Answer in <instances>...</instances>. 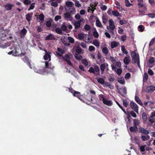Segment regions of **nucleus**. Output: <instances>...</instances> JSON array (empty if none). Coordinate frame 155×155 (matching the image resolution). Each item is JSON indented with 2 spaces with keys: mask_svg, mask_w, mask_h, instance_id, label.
Returning <instances> with one entry per match:
<instances>
[{
  "mask_svg": "<svg viewBox=\"0 0 155 155\" xmlns=\"http://www.w3.org/2000/svg\"><path fill=\"white\" fill-rule=\"evenodd\" d=\"M99 98L100 100L101 101H102L103 102L105 99L104 97V95L103 94L100 95H99Z\"/></svg>",
  "mask_w": 155,
  "mask_h": 155,
  "instance_id": "nucleus-57",
  "label": "nucleus"
},
{
  "mask_svg": "<svg viewBox=\"0 0 155 155\" xmlns=\"http://www.w3.org/2000/svg\"><path fill=\"white\" fill-rule=\"evenodd\" d=\"M27 32V30L25 28H24L20 31V34L21 35H25Z\"/></svg>",
  "mask_w": 155,
  "mask_h": 155,
  "instance_id": "nucleus-27",
  "label": "nucleus"
},
{
  "mask_svg": "<svg viewBox=\"0 0 155 155\" xmlns=\"http://www.w3.org/2000/svg\"><path fill=\"white\" fill-rule=\"evenodd\" d=\"M97 81L100 84H104L105 82L104 81V79L102 78H99L97 80Z\"/></svg>",
  "mask_w": 155,
  "mask_h": 155,
  "instance_id": "nucleus-26",
  "label": "nucleus"
},
{
  "mask_svg": "<svg viewBox=\"0 0 155 155\" xmlns=\"http://www.w3.org/2000/svg\"><path fill=\"white\" fill-rule=\"evenodd\" d=\"M130 105L131 108L136 113H138V110L137 104L134 102H131Z\"/></svg>",
  "mask_w": 155,
  "mask_h": 155,
  "instance_id": "nucleus-4",
  "label": "nucleus"
},
{
  "mask_svg": "<svg viewBox=\"0 0 155 155\" xmlns=\"http://www.w3.org/2000/svg\"><path fill=\"white\" fill-rule=\"evenodd\" d=\"M82 49L79 46H77L76 47V52L78 54H79L81 53Z\"/></svg>",
  "mask_w": 155,
  "mask_h": 155,
  "instance_id": "nucleus-30",
  "label": "nucleus"
},
{
  "mask_svg": "<svg viewBox=\"0 0 155 155\" xmlns=\"http://www.w3.org/2000/svg\"><path fill=\"white\" fill-rule=\"evenodd\" d=\"M131 74L129 73H127L124 76V78L126 79H127L130 78Z\"/></svg>",
  "mask_w": 155,
  "mask_h": 155,
  "instance_id": "nucleus-48",
  "label": "nucleus"
},
{
  "mask_svg": "<svg viewBox=\"0 0 155 155\" xmlns=\"http://www.w3.org/2000/svg\"><path fill=\"white\" fill-rule=\"evenodd\" d=\"M100 68L101 70V74H103L104 73V70L106 68L105 64L104 63L101 64L100 66Z\"/></svg>",
  "mask_w": 155,
  "mask_h": 155,
  "instance_id": "nucleus-22",
  "label": "nucleus"
},
{
  "mask_svg": "<svg viewBox=\"0 0 155 155\" xmlns=\"http://www.w3.org/2000/svg\"><path fill=\"white\" fill-rule=\"evenodd\" d=\"M46 52L44 56V59L45 60H47L49 59V61H50L51 60V56L50 54L51 52H48L46 51H45Z\"/></svg>",
  "mask_w": 155,
  "mask_h": 155,
  "instance_id": "nucleus-6",
  "label": "nucleus"
},
{
  "mask_svg": "<svg viewBox=\"0 0 155 155\" xmlns=\"http://www.w3.org/2000/svg\"><path fill=\"white\" fill-rule=\"evenodd\" d=\"M130 57L129 56L127 55V57H125L124 60L123 62L126 65L128 64L130 62Z\"/></svg>",
  "mask_w": 155,
  "mask_h": 155,
  "instance_id": "nucleus-11",
  "label": "nucleus"
},
{
  "mask_svg": "<svg viewBox=\"0 0 155 155\" xmlns=\"http://www.w3.org/2000/svg\"><path fill=\"white\" fill-rule=\"evenodd\" d=\"M138 28L139 29V31L143 32L144 30V27L143 25H141L138 26Z\"/></svg>",
  "mask_w": 155,
  "mask_h": 155,
  "instance_id": "nucleus-42",
  "label": "nucleus"
},
{
  "mask_svg": "<svg viewBox=\"0 0 155 155\" xmlns=\"http://www.w3.org/2000/svg\"><path fill=\"white\" fill-rule=\"evenodd\" d=\"M84 28L86 30L89 31L91 27L89 25L86 24L84 26Z\"/></svg>",
  "mask_w": 155,
  "mask_h": 155,
  "instance_id": "nucleus-60",
  "label": "nucleus"
},
{
  "mask_svg": "<svg viewBox=\"0 0 155 155\" xmlns=\"http://www.w3.org/2000/svg\"><path fill=\"white\" fill-rule=\"evenodd\" d=\"M146 147V145H144L143 146H141L140 147V151L142 152L144 151L145 150V148Z\"/></svg>",
  "mask_w": 155,
  "mask_h": 155,
  "instance_id": "nucleus-51",
  "label": "nucleus"
},
{
  "mask_svg": "<svg viewBox=\"0 0 155 155\" xmlns=\"http://www.w3.org/2000/svg\"><path fill=\"white\" fill-rule=\"evenodd\" d=\"M75 6L78 8H79L81 6V4L80 3L79 1L78 0H76L75 2Z\"/></svg>",
  "mask_w": 155,
  "mask_h": 155,
  "instance_id": "nucleus-55",
  "label": "nucleus"
},
{
  "mask_svg": "<svg viewBox=\"0 0 155 155\" xmlns=\"http://www.w3.org/2000/svg\"><path fill=\"white\" fill-rule=\"evenodd\" d=\"M75 57L76 59L78 60H81L82 58V56L81 55H78L76 54L75 55Z\"/></svg>",
  "mask_w": 155,
  "mask_h": 155,
  "instance_id": "nucleus-44",
  "label": "nucleus"
},
{
  "mask_svg": "<svg viewBox=\"0 0 155 155\" xmlns=\"http://www.w3.org/2000/svg\"><path fill=\"white\" fill-rule=\"evenodd\" d=\"M55 31L56 33L59 34H62V30L59 28H55Z\"/></svg>",
  "mask_w": 155,
  "mask_h": 155,
  "instance_id": "nucleus-37",
  "label": "nucleus"
},
{
  "mask_svg": "<svg viewBox=\"0 0 155 155\" xmlns=\"http://www.w3.org/2000/svg\"><path fill=\"white\" fill-rule=\"evenodd\" d=\"M82 21V19H81L78 21H73L72 23L75 27V29H77L79 28L81 26V23Z\"/></svg>",
  "mask_w": 155,
  "mask_h": 155,
  "instance_id": "nucleus-3",
  "label": "nucleus"
},
{
  "mask_svg": "<svg viewBox=\"0 0 155 155\" xmlns=\"http://www.w3.org/2000/svg\"><path fill=\"white\" fill-rule=\"evenodd\" d=\"M155 62L154 58L153 57H150L149 60V62L150 64H152Z\"/></svg>",
  "mask_w": 155,
  "mask_h": 155,
  "instance_id": "nucleus-47",
  "label": "nucleus"
},
{
  "mask_svg": "<svg viewBox=\"0 0 155 155\" xmlns=\"http://www.w3.org/2000/svg\"><path fill=\"white\" fill-rule=\"evenodd\" d=\"M122 72V70L121 68L118 69L116 71V73L119 76L120 75Z\"/></svg>",
  "mask_w": 155,
  "mask_h": 155,
  "instance_id": "nucleus-52",
  "label": "nucleus"
},
{
  "mask_svg": "<svg viewBox=\"0 0 155 155\" xmlns=\"http://www.w3.org/2000/svg\"><path fill=\"white\" fill-rule=\"evenodd\" d=\"M88 71L90 72V73H92L93 74L95 73V71H94V68H93L92 67H91L88 70Z\"/></svg>",
  "mask_w": 155,
  "mask_h": 155,
  "instance_id": "nucleus-50",
  "label": "nucleus"
},
{
  "mask_svg": "<svg viewBox=\"0 0 155 155\" xmlns=\"http://www.w3.org/2000/svg\"><path fill=\"white\" fill-rule=\"evenodd\" d=\"M93 44L97 47H99L100 45V43L99 41L97 40H94L93 41Z\"/></svg>",
  "mask_w": 155,
  "mask_h": 155,
  "instance_id": "nucleus-32",
  "label": "nucleus"
},
{
  "mask_svg": "<svg viewBox=\"0 0 155 155\" xmlns=\"http://www.w3.org/2000/svg\"><path fill=\"white\" fill-rule=\"evenodd\" d=\"M23 60L28 65L30 68H31L30 61L28 57H27L26 56H25V58H23Z\"/></svg>",
  "mask_w": 155,
  "mask_h": 155,
  "instance_id": "nucleus-12",
  "label": "nucleus"
},
{
  "mask_svg": "<svg viewBox=\"0 0 155 155\" xmlns=\"http://www.w3.org/2000/svg\"><path fill=\"white\" fill-rule=\"evenodd\" d=\"M135 99L136 101L140 105L142 106L143 104L139 98L137 96H136L135 97Z\"/></svg>",
  "mask_w": 155,
  "mask_h": 155,
  "instance_id": "nucleus-19",
  "label": "nucleus"
},
{
  "mask_svg": "<svg viewBox=\"0 0 155 155\" xmlns=\"http://www.w3.org/2000/svg\"><path fill=\"white\" fill-rule=\"evenodd\" d=\"M73 3L72 2L67 1L66 2V5L67 7L70 8L72 6Z\"/></svg>",
  "mask_w": 155,
  "mask_h": 155,
  "instance_id": "nucleus-23",
  "label": "nucleus"
},
{
  "mask_svg": "<svg viewBox=\"0 0 155 155\" xmlns=\"http://www.w3.org/2000/svg\"><path fill=\"white\" fill-rule=\"evenodd\" d=\"M148 75L147 73H145L143 76V81L146 82L148 79Z\"/></svg>",
  "mask_w": 155,
  "mask_h": 155,
  "instance_id": "nucleus-33",
  "label": "nucleus"
},
{
  "mask_svg": "<svg viewBox=\"0 0 155 155\" xmlns=\"http://www.w3.org/2000/svg\"><path fill=\"white\" fill-rule=\"evenodd\" d=\"M74 97H76L78 98L79 99L81 100L82 101H83L82 100V98L83 97L82 95L80 94V93L76 91V92H75V94H73V95Z\"/></svg>",
  "mask_w": 155,
  "mask_h": 155,
  "instance_id": "nucleus-10",
  "label": "nucleus"
},
{
  "mask_svg": "<svg viewBox=\"0 0 155 155\" xmlns=\"http://www.w3.org/2000/svg\"><path fill=\"white\" fill-rule=\"evenodd\" d=\"M134 125V126H138L139 125L140 123L139 120L138 119H134L133 120Z\"/></svg>",
  "mask_w": 155,
  "mask_h": 155,
  "instance_id": "nucleus-31",
  "label": "nucleus"
},
{
  "mask_svg": "<svg viewBox=\"0 0 155 155\" xmlns=\"http://www.w3.org/2000/svg\"><path fill=\"white\" fill-rule=\"evenodd\" d=\"M118 81L122 84H124L125 83L124 79L121 78H120L118 79Z\"/></svg>",
  "mask_w": 155,
  "mask_h": 155,
  "instance_id": "nucleus-34",
  "label": "nucleus"
},
{
  "mask_svg": "<svg viewBox=\"0 0 155 155\" xmlns=\"http://www.w3.org/2000/svg\"><path fill=\"white\" fill-rule=\"evenodd\" d=\"M142 117L143 123H144L146 122L147 119V117L146 115V113L145 112H143L142 114Z\"/></svg>",
  "mask_w": 155,
  "mask_h": 155,
  "instance_id": "nucleus-24",
  "label": "nucleus"
},
{
  "mask_svg": "<svg viewBox=\"0 0 155 155\" xmlns=\"http://www.w3.org/2000/svg\"><path fill=\"white\" fill-rule=\"evenodd\" d=\"M46 25L47 27H49L51 26V24L50 21H47L46 22Z\"/></svg>",
  "mask_w": 155,
  "mask_h": 155,
  "instance_id": "nucleus-63",
  "label": "nucleus"
},
{
  "mask_svg": "<svg viewBox=\"0 0 155 155\" xmlns=\"http://www.w3.org/2000/svg\"><path fill=\"white\" fill-rule=\"evenodd\" d=\"M121 50L123 53L124 54L126 55L128 54V52L125 49V46L124 45L121 46Z\"/></svg>",
  "mask_w": 155,
  "mask_h": 155,
  "instance_id": "nucleus-29",
  "label": "nucleus"
},
{
  "mask_svg": "<svg viewBox=\"0 0 155 155\" xmlns=\"http://www.w3.org/2000/svg\"><path fill=\"white\" fill-rule=\"evenodd\" d=\"M78 37L80 40L83 39L84 38V35L81 33H80L78 35Z\"/></svg>",
  "mask_w": 155,
  "mask_h": 155,
  "instance_id": "nucleus-58",
  "label": "nucleus"
},
{
  "mask_svg": "<svg viewBox=\"0 0 155 155\" xmlns=\"http://www.w3.org/2000/svg\"><path fill=\"white\" fill-rule=\"evenodd\" d=\"M117 46V44L116 42L113 41L111 43V47L112 48H113Z\"/></svg>",
  "mask_w": 155,
  "mask_h": 155,
  "instance_id": "nucleus-28",
  "label": "nucleus"
},
{
  "mask_svg": "<svg viewBox=\"0 0 155 155\" xmlns=\"http://www.w3.org/2000/svg\"><path fill=\"white\" fill-rule=\"evenodd\" d=\"M102 22L104 24H106L107 21V19L106 17L104 16H103L102 17Z\"/></svg>",
  "mask_w": 155,
  "mask_h": 155,
  "instance_id": "nucleus-46",
  "label": "nucleus"
},
{
  "mask_svg": "<svg viewBox=\"0 0 155 155\" xmlns=\"http://www.w3.org/2000/svg\"><path fill=\"white\" fill-rule=\"evenodd\" d=\"M55 38L53 35L50 34L45 37L46 40H54Z\"/></svg>",
  "mask_w": 155,
  "mask_h": 155,
  "instance_id": "nucleus-16",
  "label": "nucleus"
},
{
  "mask_svg": "<svg viewBox=\"0 0 155 155\" xmlns=\"http://www.w3.org/2000/svg\"><path fill=\"white\" fill-rule=\"evenodd\" d=\"M39 16V18L40 21H43L44 20L45 16L43 14H41Z\"/></svg>",
  "mask_w": 155,
  "mask_h": 155,
  "instance_id": "nucleus-45",
  "label": "nucleus"
},
{
  "mask_svg": "<svg viewBox=\"0 0 155 155\" xmlns=\"http://www.w3.org/2000/svg\"><path fill=\"white\" fill-rule=\"evenodd\" d=\"M23 2L26 5H28L31 4V0H24Z\"/></svg>",
  "mask_w": 155,
  "mask_h": 155,
  "instance_id": "nucleus-38",
  "label": "nucleus"
},
{
  "mask_svg": "<svg viewBox=\"0 0 155 155\" xmlns=\"http://www.w3.org/2000/svg\"><path fill=\"white\" fill-rule=\"evenodd\" d=\"M89 50L90 51H94L95 50V48L93 46H90L89 47Z\"/></svg>",
  "mask_w": 155,
  "mask_h": 155,
  "instance_id": "nucleus-59",
  "label": "nucleus"
},
{
  "mask_svg": "<svg viewBox=\"0 0 155 155\" xmlns=\"http://www.w3.org/2000/svg\"><path fill=\"white\" fill-rule=\"evenodd\" d=\"M155 90V86L153 85L147 86L145 91L147 93H152Z\"/></svg>",
  "mask_w": 155,
  "mask_h": 155,
  "instance_id": "nucleus-2",
  "label": "nucleus"
},
{
  "mask_svg": "<svg viewBox=\"0 0 155 155\" xmlns=\"http://www.w3.org/2000/svg\"><path fill=\"white\" fill-rule=\"evenodd\" d=\"M109 59L113 63H115L116 61V60L115 58L113 56H110Z\"/></svg>",
  "mask_w": 155,
  "mask_h": 155,
  "instance_id": "nucleus-43",
  "label": "nucleus"
},
{
  "mask_svg": "<svg viewBox=\"0 0 155 155\" xmlns=\"http://www.w3.org/2000/svg\"><path fill=\"white\" fill-rule=\"evenodd\" d=\"M112 13L113 15L117 17L120 15V13L117 10L112 11Z\"/></svg>",
  "mask_w": 155,
  "mask_h": 155,
  "instance_id": "nucleus-40",
  "label": "nucleus"
},
{
  "mask_svg": "<svg viewBox=\"0 0 155 155\" xmlns=\"http://www.w3.org/2000/svg\"><path fill=\"white\" fill-rule=\"evenodd\" d=\"M147 15L149 17L152 18H155V13L148 14Z\"/></svg>",
  "mask_w": 155,
  "mask_h": 155,
  "instance_id": "nucleus-56",
  "label": "nucleus"
},
{
  "mask_svg": "<svg viewBox=\"0 0 155 155\" xmlns=\"http://www.w3.org/2000/svg\"><path fill=\"white\" fill-rule=\"evenodd\" d=\"M150 138V136L148 135H147V136L143 135L141 137V139L143 141L148 140Z\"/></svg>",
  "mask_w": 155,
  "mask_h": 155,
  "instance_id": "nucleus-25",
  "label": "nucleus"
},
{
  "mask_svg": "<svg viewBox=\"0 0 155 155\" xmlns=\"http://www.w3.org/2000/svg\"><path fill=\"white\" fill-rule=\"evenodd\" d=\"M13 6V5L10 4H7L4 5V7L7 11L11 10Z\"/></svg>",
  "mask_w": 155,
  "mask_h": 155,
  "instance_id": "nucleus-21",
  "label": "nucleus"
},
{
  "mask_svg": "<svg viewBox=\"0 0 155 155\" xmlns=\"http://www.w3.org/2000/svg\"><path fill=\"white\" fill-rule=\"evenodd\" d=\"M71 14L68 12H67L65 13H64V18L67 20V18H69L70 20L72 19V18L71 16Z\"/></svg>",
  "mask_w": 155,
  "mask_h": 155,
  "instance_id": "nucleus-9",
  "label": "nucleus"
},
{
  "mask_svg": "<svg viewBox=\"0 0 155 155\" xmlns=\"http://www.w3.org/2000/svg\"><path fill=\"white\" fill-rule=\"evenodd\" d=\"M127 38V36L125 35H123L121 38V40L122 41H123V42Z\"/></svg>",
  "mask_w": 155,
  "mask_h": 155,
  "instance_id": "nucleus-62",
  "label": "nucleus"
},
{
  "mask_svg": "<svg viewBox=\"0 0 155 155\" xmlns=\"http://www.w3.org/2000/svg\"><path fill=\"white\" fill-rule=\"evenodd\" d=\"M57 50L59 52H56V53L57 55L60 56H61V53L63 54L64 53V50H63L61 48H57Z\"/></svg>",
  "mask_w": 155,
  "mask_h": 155,
  "instance_id": "nucleus-18",
  "label": "nucleus"
},
{
  "mask_svg": "<svg viewBox=\"0 0 155 155\" xmlns=\"http://www.w3.org/2000/svg\"><path fill=\"white\" fill-rule=\"evenodd\" d=\"M6 36L5 31L2 29H0V38L3 39V38Z\"/></svg>",
  "mask_w": 155,
  "mask_h": 155,
  "instance_id": "nucleus-13",
  "label": "nucleus"
},
{
  "mask_svg": "<svg viewBox=\"0 0 155 155\" xmlns=\"http://www.w3.org/2000/svg\"><path fill=\"white\" fill-rule=\"evenodd\" d=\"M33 13H28L25 15L26 19L28 21L29 24H30V21L31 20L33 16Z\"/></svg>",
  "mask_w": 155,
  "mask_h": 155,
  "instance_id": "nucleus-5",
  "label": "nucleus"
},
{
  "mask_svg": "<svg viewBox=\"0 0 155 155\" xmlns=\"http://www.w3.org/2000/svg\"><path fill=\"white\" fill-rule=\"evenodd\" d=\"M35 3H33L32 4H31L30 5V6L29 8L28 9V11H30L31 10L33 9L34 8H35Z\"/></svg>",
  "mask_w": 155,
  "mask_h": 155,
  "instance_id": "nucleus-53",
  "label": "nucleus"
},
{
  "mask_svg": "<svg viewBox=\"0 0 155 155\" xmlns=\"http://www.w3.org/2000/svg\"><path fill=\"white\" fill-rule=\"evenodd\" d=\"M68 39L69 41V42H70V43L71 44L74 43V39L73 38L71 37H68Z\"/></svg>",
  "mask_w": 155,
  "mask_h": 155,
  "instance_id": "nucleus-41",
  "label": "nucleus"
},
{
  "mask_svg": "<svg viewBox=\"0 0 155 155\" xmlns=\"http://www.w3.org/2000/svg\"><path fill=\"white\" fill-rule=\"evenodd\" d=\"M61 28L62 30H63V31H65L67 30V27L65 25H64L63 24L61 25Z\"/></svg>",
  "mask_w": 155,
  "mask_h": 155,
  "instance_id": "nucleus-54",
  "label": "nucleus"
},
{
  "mask_svg": "<svg viewBox=\"0 0 155 155\" xmlns=\"http://www.w3.org/2000/svg\"><path fill=\"white\" fill-rule=\"evenodd\" d=\"M94 68L95 72L97 73H98V75H99L100 74V73H99L100 69H99L98 66L97 65H95L94 66Z\"/></svg>",
  "mask_w": 155,
  "mask_h": 155,
  "instance_id": "nucleus-35",
  "label": "nucleus"
},
{
  "mask_svg": "<svg viewBox=\"0 0 155 155\" xmlns=\"http://www.w3.org/2000/svg\"><path fill=\"white\" fill-rule=\"evenodd\" d=\"M102 52L105 54H107L108 52V49L107 48L105 47L102 49Z\"/></svg>",
  "mask_w": 155,
  "mask_h": 155,
  "instance_id": "nucleus-36",
  "label": "nucleus"
},
{
  "mask_svg": "<svg viewBox=\"0 0 155 155\" xmlns=\"http://www.w3.org/2000/svg\"><path fill=\"white\" fill-rule=\"evenodd\" d=\"M93 35L94 37L95 38H97L99 36V34L95 28V31L93 32Z\"/></svg>",
  "mask_w": 155,
  "mask_h": 155,
  "instance_id": "nucleus-39",
  "label": "nucleus"
},
{
  "mask_svg": "<svg viewBox=\"0 0 155 155\" xmlns=\"http://www.w3.org/2000/svg\"><path fill=\"white\" fill-rule=\"evenodd\" d=\"M109 23L110 29L112 30H114L115 26L114 25V23L113 20L111 19H110L109 20Z\"/></svg>",
  "mask_w": 155,
  "mask_h": 155,
  "instance_id": "nucleus-7",
  "label": "nucleus"
},
{
  "mask_svg": "<svg viewBox=\"0 0 155 155\" xmlns=\"http://www.w3.org/2000/svg\"><path fill=\"white\" fill-rule=\"evenodd\" d=\"M155 42V37L151 39L149 44V46H152Z\"/></svg>",
  "mask_w": 155,
  "mask_h": 155,
  "instance_id": "nucleus-49",
  "label": "nucleus"
},
{
  "mask_svg": "<svg viewBox=\"0 0 155 155\" xmlns=\"http://www.w3.org/2000/svg\"><path fill=\"white\" fill-rule=\"evenodd\" d=\"M97 19L96 20V26L98 27L103 28V26L102 25L100 21L99 20L98 18L97 17Z\"/></svg>",
  "mask_w": 155,
  "mask_h": 155,
  "instance_id": "nucleus-17",
  "label": "nucleus"
},
{
  "mask_svg": "<svg viewBox=\"0 0 155 155\" xmlns=\"http://www.w3.org/2000/svg\"><path fill=\"white\" fill-rule=\"evenodd\" d=\"M138 129L140 132L142 133H143L144 134L147 135L149 133V131L148 130L142 127L139 128Z\"/></svg>",
  "mask_w": 155,
  "mask_h": 155,
  "instance_id": "nucleus-8",
  "label": "nucleus"
},
{
  "mask_svg": "<svg viewBox=\"0 0 155 155\" xmlns=\"http://www.w3.org/2000/svg\"><path fill=\"white\" fill-rule=\"evenodd\" d=\"M103 103L108 106H111L112 105V103L111 101L110 100H107L106 99L103 101Z\"/></svg>",
  "mask_w": 155,
  "mask_h": 155,
  "instance_id": "nucleus-15",
  "label": "nucleus"
},
{
  "mask_svg": "<svg viewBox=\"0 0 155 155\" xmlns=\"http://www.w3.org/2000/svg\"><path fill=\"white\" fill-rule=\"evenodd\" d=\"M69 12L71 15L74 14L76 13V10L73 7L69 8Z\"/></svg>",
  "mask_w": 155,
  "mask_h": 155,
  "instance_id": "nucleus-14",
  "label": "nucleus"
},
{
  "mask_svg": "<svg viewBox=\"0 0 155 155\" xmlns=\"http://www.w3.org/2000/svg\"><path fill=\"white\" fill-rule=\"evenodd\" d=\"M104 85L106 87H108L110 89H112L114 88V86L110 82H106L105 83Z\"/></svg>",
  "mask_w": 155,
  "mask_h": 155,
  "instance_id": "nucleus-20",
  "label": "nucleus"
},
{
  "mask_svg": "<svg viewBox=\"0 0 155 155\" xmlns=\"http://www.w3.org/2000/svg\"><path fill=\"white\" fill-rule=\"evenodd\" d=\"M61 17L60 15H57L54 18V20L56 21H57L59 19H61Z\"/></svg>",
  "mask_w": 155,
  "mask_h": 155,
  "instance_id": "nucleus-64",
  "label": "nucleus"
},
{
  "mask_svg": "<svg viewBox=\"0 0 155 155\" xmlns=\"http://www.w3.org/2000/svg\"><path fill=\"white\" fill-rule=\"evenodd\" d=\"M148 73L150 75H153V72L151 69L150 68L148 69Z\"/></svg>",
  "mask_w": 155,
  "mask_h": 155,
  "instance_id": "nucleus-61",
  "label": "nucleus"
},
{
  "mask_svg": "<svg viewBox=\"0 0 155 155\" xmlns=\"http://www.w3.org/2000/svg\"><path fill=\"white\" fill-rule=\"evenodd\" d=\"M131 55L132 57V59L134 63H137L138 67L140 68V59L138 54H137L135 51H133L131 52Z\"/></svg>",
  "mask_w": 155,
  "mask_h": 155,
  "instance_id": "nucleus-1",
  "label": "nucleus"
}]
</instances>
